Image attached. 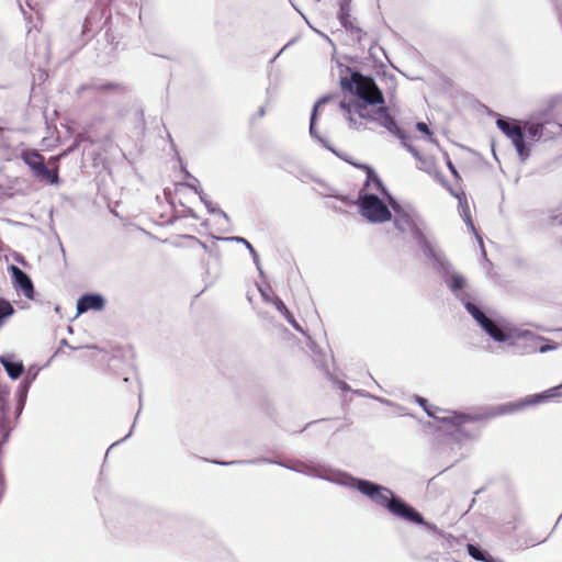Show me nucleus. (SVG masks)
<instances>
[{"mask_svg":"<svg viewBox=\"0 0 562 562\" xmlns=\"http://www.w3.org/2000/svg\"><path fill=\"white\" fill-rule=\"evenodd\" d=\"M560 101V95L550 97L542 108L524 120H515L494 112L497 128L510 139L521 162L529 159L537 143L552 139L562 133V124L553 119V111Z\"/></svg>","mask_w":562,"mask_h":562,"instance_id":"nucleus-1","label":"nucleus"},{"mask_svg":"<svg viewBox=\"0 0 562 562\" xmlns=\"http://www.w3.org/2000/svg\"><path fill=\"white\" fill-rule=\"evenodd\" d=\"M322 480L351 487L357 490L362 495L367 496L375 505L384 507L393 516L401 518L411 524L424 522L423 515L406 503L403 498L397 496L391 488L372 482L366 479H359L351 474L338 471L333 472L330 475L316 474Z\"/></svg>","mask_w":562,"mask_h":562,"instance_id":"nucleus-2","label":"nucleus"},{"mask_svg":"<svg viewBox=\"0 0 562 562\" xmlns=\"http://www.w3.org/2000/svg\"><path fill=\"white\" fill-rule=\"evenodd\" d=\"M494 348L508 349L515 355H529L533 352L546 353L558 348V344L549 338L538 336L528 329H518L514 324L494 311Z\"/></svg>","mask_w":562,"mask_h":562,"instance_id":"nucleus-3","label":"nucleus"},{"mask_svg":"<svg viewBox=\"0 0 562 562\" xmlns=\"http://www.w3.org/2000/svg\"><path fill=\"white\" fill-rule=\"evenodd\" d=\"M345 71L350 75L340 77V87L357 97L356 112L361 119L373 120L368 111L369 105H383L384 95L371 76H364L357 69L346 66Z\"/></svg>","mask_w":562,"mask_h":562,"instance_id":"nucleus-4","label":"nucleus"},{"mask_svg":"<svg viewBox=\"0 0 562 562\" xmlns=\"http://www.w3.org/2000/svg\"><path fill=\"white\" fill-rule=\"evenodd\" d=\"M448 289L454 297L460 301L467 312L475 319L482 329L492 337V318L475 303L476 296L471 290L468 280L461 273L454 274L453 278L447 280Z\"/></svg>","mask_w":562,"mask_h":562,"instance_id":"nucleus-5","label":"nucleus"},{"mask_svg":"<svg viewBox=\"0 0 562 562\" xmlns=\"http://www.w3.org/2000/svg\"><path fill=\"white\" fill-rule=\"evenodd\" d=\"M562 396V382L539 393L530 394L516 401L494 405V417L509 415L527 407L546 403L552 398Z\"/></svg>","mask_w":562,"mask_h":562,"instance_id":"nucleus-6","label":"nucleus"},{"mask_svg":"<svg viewBox=\"0 0 562 562\" xmlns=\"http://www.w3.org/2000/svg\"><path fill=\"white\" fill-rule=\"evenodd\" d=\"M356 204L361 216L370 223H385L392 220L391 206L374 193L360 191Z\"/></svg>","mask_w":562,"mask_h":562,"instance_id":"nucleus-7","label":"nucleus"},{"mask_svg":"<svg viewBox=\"0 0 562 562\" xmlns=\"http://www.w3.org/2000/svg\"><path fill=\"white\" fill-rule=\"evenodd\" d=\"M412 236L417 241V245L424 255L434 262L445 284H447V280L449 278H453L454 274H459L453 270L452 265L446 259V257L432 248L430 241L427 239L426 235L420 228H415Z\"/></svg>","mask_w":562,"mask_h":562,"instance_id":"nucleus-8","label":"nucleus"},{"mask_svg":"<svg viewBox=\"0 0 562 562\" xmlns=\"http://www.w3.org/2000/svg\"><path fill=\"white\" fill-rule=\"evenodd\" d=\"M23 162L30 168L33 176L49 184H58L59 176L58 170L47 168L44 156L36 149L22 150L20 155Z\"/></svg>","mask_w":562,"mask_h":562,"instance_id":"nucleus-9","label":"nucleus"},{"mask_svg":"<svg viewBox=\"0 0 562 562\" xmlns=\"http://www.w3.org/2000/svg\"><path fill=\"white\" fill-rule=\"evenodd\" d=\"M214 463L216 464H220V465H233V464H259V463H270V464H278L282 468H285V469H289V470H292L294 472H297V473H303V474H306V475H310V476H313V477H317V475L315 474H323V475H330L333 472H335L334 470H326L324 468H315V467H310L303 462H296L295 464H288V463H284V462H281V461H277V460H272V459H269V458H259V459H252V460H234V461H229V462H225V461H214ZM318 479H321L318 476Z\"/></svg>","mask_w":562,"mask_h":562,"instance_id":"nucleus-10","label":"nucleus"},{"mask_svg":"<svg viewBox=\"0 0 562 562\" xmlns=\"http://www.w3.org/2000/svg\"><path fill=\"white\" fill-rule=\"evenodd\" d=\"M426 414L428 417L434 418L440 423L453 426L458 432H463V425L473 420L470 415L459 414L454 411L442 409L435 405L426 409Z\"/></svg>","mask_w":562,"mask_h":562,"instance_id":"nucleus-11","label":"nucleus"},{"mask_svg":"<svg viewBox=\"0 0 562 562\" xmlns=\"http://www.w3.org/2000/svg\"><path fill=\"white\" fill-rule=\"evenodd\" d=\"M449 192L456 198L458 199V202H459V211H460V214L461 216L463 217L465 224L471 228L472 233L475 235V238L479 243V246H480V249H481V255H482V258L488 262V258H487V252L484 248V244H483V239L482 237L480 236V234L477 233L473 222H472V218H471V214H470V207H469V204H468V201H467V195L464 193V191H454L451 187L447 186L446 187Z\"/></svg>","mask_w":562,"mask_h":562,"instance_id":"nucleus-12","label":"nucleus"},{"mask_svg":"<svg viewBox=\"0 0 562 562\" xmlns=\"http://www.w3.org/2000/svg\"><path fill=\"white\" fill-rule=\"evenodd\" d=\"M111 12L103 4H95L87 14L82 29L83 33H92L102 29L109 21Z\"/></svg>","mask_w":562,"mask_h":562,"instance_id":"nucleus-13","label":"nucleus"},{"mask_svg":"<svg viewBox=\"0 0 562 562\" xmlns=\"http://www.w3.org/2000/svg\"><path fill=\"white\" fill-rule=\"evenodd\" d=\"M40 372V368L36 366H31L26 371H24V378L20 382V384L16 387L15 391V400H16V407L15 412L16 415L20 416L27 398L29 390L32 385V383L37 378V374Z\"/></svg>","mask_w":562,"mask_h":562,"instance_id":"nucleus-14","label":"nucleus"},{"mask_svg":"<svg viewBox=\"0 0 562 562\" xmlns=\"http://www.w3.org/2000/svg\"><path fill=\"white\" fill-rule=\"evenodd\" d=\"M389 205L394 211L393 223L400 233L411 232L413 235L414 229L419 228L413 221L412 216L401 206L394 196H390Z\"/></svg>","mask_w":562,"mask_h":562,"instance_id":"nucleus-15","label":"nucleus"},{"mask_svg":"<svg viewBox=\"0 0 562 562\" xmlns=\"http://www.w3.org/2000/svg\"><path fill=\"white\" fill-rule=\"evenodd\" d=\"M351 0H339V13L338 19L340 24L352 35L357 36L359 43L366 36V33L355 25V20L351 19Z\"/></svg>","mask_w":562,"mask_h":562,"instance_id":"nucleus-16","label":"nucleus"},{"mask_svg":"<svg viewBox=\"0 0 562 562\" xmlns=\"http://www.w3.org/2000/svg\"><path fill=\"white\" fill-rule=\"evenodd\" d=\"M10 271L15 288H19L26 299L32 300L35 294L34 285L30 276L15 265H10Z\"/></svg>","mask_w":562,"mask_h":562,"instance_id":"nucleus-17","label":"nucleus"},{"mask_svg":"<svg viewBox=\"0 0 562 562\" xmlns=\"http://www.w3.org/2000/svg\"><path fill=\"white\" fill-rule=\"evenodd\" d=\"M105 305L104 297L99 293L82 294L77 301V314H83L88 311H101Z\"/></svg>","mask_w":562,"mask_h":562,"instance_id":"nucleus-18","label":"nucleus"},{"mask_svg":"<svg viewBox=\"0 0 562 562\" xmlns=\"http://www.w3.org/2000/svg\"><path fill=\"white\" fill-rule=\"evenodd\" d=\"M0 363L3 366L8 376L12 380L20 379L25 371L23 362L18 360L13 353L1 355Z\"/></svg>","mask_w":562,"mask_h":562,"instance_id":"nucleus-19","label":"nucleus"},{"mask_svg":"<svg viewBox=\"0 0 562 562\" xmlns=\"http://www.w3.org/2000/svg\"><path fill=\"white\" fill-rule=\"evenodd\" d=\"M376 117L373 120L376 123L387 130L394 136L398 135L403 130L398 127L395 119L390 114L389 108L385 105H379L375 111Z\"/></svg>","mask_w":562,"mask_h":562,"instance_id":"nucleus-20","label":"nucleus"},{"mask_svg":"<svg viewBox=\"0 0 562 562\" xmlns=\"http://www.w3.org/2000/svg\"><path fill=\"white\" fill-rule=\"evenodd\" d=\"M359 167L364 169L367 172L364 186L370 187L372 184L389 202L390 196L393 195L389 192V190L386 189L380 177L376 175L374 169L368 165H359Z\"/></svg>","mask_w":562,"mask_h":562,"instance_id":"nucleus-21","label":"nucleus"},{"mask_svg":"<svg viewBox=\"0 0 562 562\" xmlns=\"http://www.w3.org/2000/svg\"><path fill=\"white\" fill-rule=\"evenodd\" d=\"M121 90H123V87L120 83H115V82L102 83V82L93 81V82L81 85L80 87H78L77 93L81 94L87 91L109 92V91H121Z\"/></svg>","mask_w":562,"mask_h":562,"instance_id":"nucleus-22","label":"nucleus"},{"mask_svg":"<svg viewBox=\"0 0 562 562\" xmlns=\"http://www.w3.org/2000/svg\"><path fill=\"white\" fill-rule=\"evenodd\" d=\"M316 121H317L316 109H312L311 117H310V128H308L311 137L316 139L318 143L322 144L323 147H325L326 149L330 150L336 156L342 158L346 161H349L347 158H344L335 148H333L329 145V143L327 142V139H325L324 137H322L318 134L317 128H316Z\"/></svg>","mask_w":562,"mask_h":562,"instance_id":"nucleus-23","label":"nucleus"},{"mask_svg":"<svg viewBox=\"0 0 562 562\" xmlns=\"http://www.w3.org/2000/svg\"><path fill=\"white\" fill-rule=\"evenodd\" d=\"M418 161V169L426 171L429 175H435V177L440 181L445 187H447V182L443 177L436 170V162L431 156H423L419 154V158H415Z\"/></svg>","mask_w":562,"mask_h":562,"instance_id":"nucleus-24","label":"nucleus"},{"mask_svg":"<svg viewBox=\"0 0 562 562\" xmlns=\"http://www.w3.org/2000/svg\"><path fill=\"white\" fill-rule=\"evenodd\" d=\"M272 304L284 316V318L288 321V323L296 331L302 333V334L305 335V331L303 330L301 325L296 322L294 315L290 312V310L286 307V305L283 303V301L279 296H273Z\"/></svg>","mask_w":562,"mask_h":562,"instance_id":"nucleus-25","label":"nucleus"},{"mask_svg":"<svg viewBox=\"0 0 562 562\" xmlns=\"http://www.w3.org/2000/svg\"><path fill=\"white\" fill-rule=\"evenodd\" d=\"M220 239L221 240H226V241H235V243H238V244H243L246 247V249H248L249 254L251 255L252 261H254L256 268L258 269L259 273L263 274V271H262V268H261V263H260L259 255L256 251V249L252 247V245L246 238L240 237V236H233V237H225V238H220Z\"/></svg>","mask_w":562,"mask_h":562,"instance_id":"nucleus-26","label":"nucleus"},{"mask_svg":"<svg viewBox=\"0 0 562 562\" xmlns=\"http://www.w3.org/2000/svg\"><path fill=\"white\" fill-rule=\"evenodd\" d=\"M467 550L469 555L476 561L492 562V555L479 544L468 543Z\"/></svg>","mask_w":562,"mask_h":562,"instance_id":"nucleus-27","label":"nucleus"},{"mask_svg":"<svg viewBox=\"0 0 562 562\" xmlns=\"http://www.w3.org/2000/svg\"><path fill=\"white\" fill-rule=\"evenodd\" d=\"M200 201L205 205L207 209V212L211 214L220 215L222 216L227 223L231 221L229 216L226 212H224L222 209L216 207L213 205L212 201H210L204 192H201L199 194Z\"/></svg>","mask_w":562,"mask_h":562,"instance_id":"nucleus-28","label":"nucleus"},{"mask_svg":"<svg viewBox=\"0 0 562 562\" xmlns=\"http://www.w3.org/2000/svg\"><path fill=\"white\" fill-rule=\"evenodd\" d=\"M15 313L12 304L4 300L0 299V328L4 325L5 321L9 319Z\"/></svg>","mask_w":562,"mask_h":562,"instance_id":"nucleus-29","label":"nucleus"},{"mask_svg":"<svg viewBox=\"0 0 562 562\" xmlns=\"http://www.w3.org/2000/svg\"><path fill=\"white\" fill-rule=\"evenodd\" d=\"M9 391L5 387L0 386V417L2 422H5L10 411L8 403Z\"/></svg>","mask_w":562,"mask_h":562,"instance_id":"nucleus-30","label":"nucleus"},{"mask_svg":"<svg viewBox=\"0 0 562 562\" xmlns=\"http://www.w3.org/2000/svg\"><path fill=\"white\" fill-rule=\"evenodd\" d=\"M396 137L401 140L402 146L406 148L414 156V158H419L420 153L409 143L408 137L404 131L396 135Z\"/></svg>","mask_w":562,"mask_h":562,"instance_id":"nucleus-31","label":"nucleus"},{"mask_svg":"<svg viewBox=\"0 0 562 562\" xmlns=\"http://www.w3.org/2000/svg\"><path fill=\"white\" fill-rule=\"evenodd\" d=\"M138 401H139V408H138V412L136 413V416H135L134 422H136V419H137V417H138V415H139V413H140V409H142V393H140V392H139V394H138ZM134 427H135V423H133L132 428H131V431L127 434V436H125L123 439H121V440H119V441H116V442L112 443V446H111L110 448H112V447H114V446L119 445L120 442H122V441H124L125 439H127L128 437H131V435H132V432H133Z\"/></svg>","mask_w":562,"mask_h":562,"instance_id":"nucleus-32","label":"nucleus"},{"mask_svg":"<svg viewBox=\"0 0 562 562\" xmlns=\"http://www.w3.org/2000/svg\"><path fill=\"white\" fill-rule=\"evenodd\" d=\"M416 128L420 133L427 135L430 142H434L432 133L430 132L428 125L425 122H417Z\"/></svg>","mask_w":562,"mask_h":562,"instance_id":"nucleus-33","label":"nucleus"},{"mask_svg":"<svg viewBox=\"0 0 562 562\" xmlns=\"http://www.w3.org/2000/svg\"><path fill=\"white\" fill-rule=\"evenodd\" d=\"M516 517H517V513H516V509H515L513 515H512V520H508L505 524V532L506 533H509V532H512V531H514L516 529V524H515Z\"/></svg>","mask_w":562,"mask_h":562,"instance_id":"nucleus-34","label":"nucleus"},{"mask_svg":"<svg viewBox=\"0 0 562 562\" xmlns=\"http://www.w3.org/2000/svg\"><path fill=\"white\" fill-rule=\"evenodd\" d=\"M334 98V94H325L322 98H319L316 103L314 104L313 109H316V115H318V108L325 103H327L329 100Z\"/></svg>","mask_w":562,"mask_h":562,"instance_id":"nucleus-35","label":"nucleus"},{"mask_svg":"<svg viewBox=\"0 0 562 562\" xmlns=\"http://www.w3.org/2000/svg\"><path fill=\"white\" fill-rule=\"evenodd\" d=\"M415 403H417L424 409L425 413L426 409L432 406L428 403L427 398L419 395H415Z\"/></svg>","mask_w":562,"mask_h":562,"instance_id":"nucleus-36","label":"nucleus"},{"mask_svg":"<svg viewBox=\"0 0 562 562\" xmlns=\"http://www.w3.org/2000/svg\"><path fill=\"white\" fill-rule=\"evenodd\" d=\"M446 159H447V167L450 170L451 175L456 179H460V175H459L457 168L454 167V165L452 164V161L450 160V158H449V156L447 154H446Z\"/></svg>","mask_w":562,"mask_h":562,"instance_id":"nucleus-37","label":"nucleus"},{"mask_svg":"<svg viewBox=\"0 0 562 562\" xmlns=\"http://www.w3.org/2000/svg\"><path fill=\"white\" fill-rule=\"evenodd\" d=\"M186 186H187L188 188H190L191 190H193V191H194V193H196L198 195H199V194H201V192H203V190H202V189H200V182H199V183H196V182H194L193 180H190L189 182H187V183H186Z\"/></svg>","mask_w":562,"mask_h":562,"instance_id":"nucleus-38","label":"nucleus"},{"mask_svg":"<svg viewBox=\"0 0 562 562\" xmlns=\"http://www.w3.org/2000/svg\"><path fill=\"white\" fill-rule=\"evenodd\" d=\"M187 237H188L189 239H191V240H193V241L198 243L204 251H206V252H209V254H212V252H213V250H212V249H211V248H210L205 243L201 241V240H200V239H198L196 237H194V236H187Z\"/></svg>","mask_w":562,"mask_h":562,"instance_id":"nucleus-39","label":"nucleus"},{"mask_svg":"<svg viewBox=\"0 0 562 562\" xmlns=\"http://www.w3.org/2000/svg\"><path fill=\"white\" fill-rule=\"evenodd\" d=\"M419 525L425 526L428 530H431V531H434L436 533L440 532L439 528L436 525H434L431 522H428L425 519H424V522H420Z\"/></svg>","mask_w":562,"mask_h":562,"instance_id":"nucleus-40","label":"nucleus"},{"mask_svg":"<svg viewBox=\"0 0 562 562\" xmlns=\"http://www.w3.org/2000/svg\"><path fill=\"white\" fill-rule=\"evenodd\" d=\"M181 171L187 179L193 180L194 182L199 183V180L187 170L186 166L181 165Z\"/></svg>","mask_w":562,"mask_h":562,"instance_id":"nucleus-41","label":"nucleus"},{"mask_svg":"<svg viewBox=\"0 0 562 562\" xmlns=\"http://www.w3.org/2000/svg\"><path fill=\"white\" fill-rule=\"evenodd\" d=\"M83 139H85L83 135L79 134V135L76 137V139H75L74 144L68 148V151H69V153H70V151H72V150L78 146V144H79L81 140H83Z\"/></svg>","mask_w":562,"mask_h":562,"instance_id":"nucleus-42","label":"nucleus"},{"mask_svg":"<svg viewBox=\"0 0 562 562\" xmlns=\"http://www.w3.org/2000/svg\"><path fill=\"white\" fill-rule=\"evenodd\" d=\"M259 291H260V294H261V296H262L265 302H271L272 303L273 297L271 299L269 293L266 290L259 289Z\"/></svg>","mask_w":562,"mask_h":562,"instance_id":"nucleus-43","label":"nucleus"},{"mask_svg":"<svg viewBox=\"0 0 562 562\" xmlns=\"http://www.w3.org/2000/svg\"><path fill=\"white\" fill-rule=\"evenodd\" d=\"M265 114H266V109H265V106H260V108L258 109V111H257V114H256V115H257L258 117H262V116H265Z\"/></svg>","mask_w":562,"mask_h":562,"instance_id":"nucleus-44","label":"nucleus"},{"mask_svg":"<svg viewBox=\"0 0 562 562\" xmlns=\"http://www.w3.org/2000/svg\"><path fill=\"white\" fill-rule=\"evenodd\" d=\"M339 105H340V109H342L344 111H349L350 110L349 105L346 104L345 102H340Z\"/></svg>","mask_w":562,"mask_h":562,"instance_id":"nucleus-45","label":"nucleus"},{"mask_svg":"<svg viewBox=\"0 0 562 562\" xmlns=\"http://www.w3.org/2000/svg\"><path fill=\"white\" fill-rule=\"evenodd\" d=\"M348 120H349L350 124H352V125L357 126V122H356V120H355L352 116H349V117H348ZM361 125H362V124L360 123V124L358 125V128H359Z\"/></svg>","mask_w":562,"mask_h":562,"instance_id":"nucleus-46","label":"nucleus"},{"mask_svg":"<svg viewBox=\"0 0 562 562\" xmlns=\"http://www.w3.org/2000/svg\"><path fill=\"white\" fill-rule=\"evenodd\" d=\"M337 199H339L344 203L348 202V196H346V195H339V196H337Z\"/></svg>","mask_w":562,"mask_h":562,"instance_id":"nucleus-47","label":"nucleus"},{"mask_svg":"<svg viewBox=\"0 0 562 562\" xmlns=\"http://www.w3.org/2000/svg\"><path fill=\"white\" fill-rule=\"evenodd\" d=\"M286 46H284L279 53H277V55L272 58V61L278 57L280 56V54L282 53V50L285 48Z\"/></svg>","mask_w":562,"mask_h":562,"instance_id":"nucleus-48","label":"nucleus"},{"mask_svg":"<svg viewBox=\"0 0 562 562\" xmlns=\"http://www.w3.org/2000/svg\"><path fill=\"white\" fill-rule=\"evenodd\" d=\"M20 9H21V11H22V13H23L24 18H26V12H25V10L23 9V7H22V4H21V3H20Z\"/></svg>","mask_w":562,"mask_h":562,"instance_id":"nucleus-49","label":"nucleus"},{"mask_svg":"<svg viewBox=\"0 0 562 562\" xmlns=\"http://www.w3.org/2000/svg\"><path fill=\"white\" fill-rule=\"evenodd\" d=\"M493 158H494V160H495V161L499 162V160H498L497 155H496V153H495V151H494Z\"/></svg>","mask_w":562,"mask_h":562,"instance_id":"nucleus-50","label":"nucleus"},{"mask_svg":"<svg viewBox=\"0 0 562 562\" xmlns=\"http://www.w3.org/2000/svg\"><path fill=\"white\" fill-rule=\"evenodd\" d=\"M16 260L22 262V263H24V260H23V258L21 256H19V258H16Z\"/></svg>","mask_w":562,"mask_h":562,"instance_id":"nucleus-51","label":"nucleus"},{"mask_svg":"<svg viewBox=\"0 0 562 562\" xmlns=\"http://www.w3.org/2000/svg\"><path fill=\"white\" fill-rule=\"evenodd\" d=\"M494 562H504V561L498 559V558H496V557H494Z\"/></svg>","mask_w":562,"mask_h":562,"instance_id":"nucleus-52","label":"nucleus"},{"mask_svg":"<svg viewBox=\"0 0 562 562\" xmlns=\"http://www.w3.org/2000/svg\"><path fill=\"white\" fill-rule=\"evenodd\" d=\"M26 4H27V7H29L30 9H33V8H32V5H31L30 0H26Z\"/></svg>","mask_w":562,"mask_h":562,"instance_id":"nucleus-53","label":"nucleus"},{"mask_svg":"<svg viewBox=\"0 0 562 562\" xmlns=\"http://www.w3.org/2000/svg\"><path fill=\"white\" fill-rule=\"evenodd\" d=\"M61 344H63V345H67V340H66V339H63V340H61Z\"/></svg>","mask_w":562,"mask_h":562,"instance_id":"nucleus-54","label":"nucleus"},{"mask_svg":"<svg viewBox=\"0 0 562 562\" xmlns=\"http://www.w3.org/2000/svg\"><path fill=\"white\" fill-rule=\"evenodd\" d=\"M559 521H560L559 519H558V521H555V524H554V527H558V525H559Z\"/></svg>","mask_w":562,"mask_h":562,"instance_id":"nucleus-55","label":"nucleus"},{"mask_svg":"<svg viewBox=\"0 0 562 562\" xmlns=\"http://www.w3.org/2000/svg\"><path fill=\"white\" fill-rule=\"evenodd\" d=\"M559 521H560L559 519H558V521H555V524H554V527H558V525H559Z\"/></svg>","mask_w":562,"mask_h":562,"instance_id":"nucleus-56","label":"nucleus"},{"mask_svg":"<svg viewBox=\"0 0 562 562\" xmlns=\"http://www.w3.org/2000/svg\"><path fill=\"white\" fill-rule=\"evenodd\" d=\"M561 519H562V514H561V515H560V517H559V520H561Z\"/></svg>","mask_w":562,"mask_h":562,"instance_id":"nucleus-57","label":"nucleus"},{"mask_svg":"<svg viewBox=\"0 0 562 562\" xmlns=\"http://www.w3.org/2000/svg\"><path fill=\"white\" fill-rule=\"evenodd\" d=\"M0 131H2V128L0 127Z\"/></svg>","mask_w":562,"mask_h":562,"instance_id":"nucleus-58","label":"nucleus"}]
</instances>
